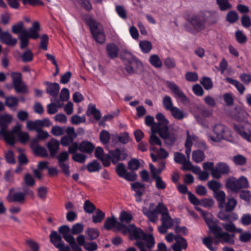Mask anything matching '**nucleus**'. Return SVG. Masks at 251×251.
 I'll return each instance as SVG.
<instances>
[{
	"instance_id": "1",
	"label": "nucleus",
	"mask_w": 251,
	"mask_h": 251,
	"mask_svg": "<svg viewBox=\"0 0 251 251\" xmlns=\"http://www.w3.org/2000/svg\"><path fill=\"white\" fill-rule=\"evenodd\" d=\"M40 30V24L38 22L32 23V26L28 30L24 28V23L19 22L13 25L11 27V31L14 34H18L20 47H27L29 43V39H37L40 37L39 32Z\"/></svg>"
},
{
	"instance_id": "2",
	"label": "nucleus",
	"mask_w": 251,
	"mask_h": 251,
	"mask_svg": "<svg viewBox=\"0 0 251 251\" xmlns=\"http://www.w3.org/2000/svg\"><path fill=\"white\" fill-rule=\"evenodd\" d=\"M120 58L127 75L139 74L143 72L144 65L142 62L132 53L124 50L120 53Z\"/></svg>"
},
{
	"instance_id": "3",
	"label": "nucleus",
	"mask_w": 251,
	"mask_h": 251,
	"mask_svg": "<svg viewBox=\"0 0 251 251\" xmlns=\"http://www.w3.org/2000/svg\"><path fill=\"white\" fill-rule=\"evenodd\" d=\"M127 233L129 234V239L131 240L138 241L144 240L148 249L153 248L155 244V240L152 234H146L141 228L137 227L134 224L126 225V228L123 230L122 234L124 235Z\"/></svg>"
},
{
	"instance_id": "4",
	"label": "nucleus",
	"mask_w": 251,
	"mask_h": 251,
	"mask_svg": "<svg viewBox=\"0 0 251 251\" xmlns=\"http://www.w3.org/2000/svg\"><path fill=\"white\" fill-rule=\"evenodd\" d=\"M234 236V234H230L227 232L224 231L222 228H221L214 241L211 237L207 236L202 239V243L210 251H216L218 248L216 246H213V243L215 245L220 243L223 244L227 243L229 245H233L234 243L233 239Z\"/></svg>"
},
{
	"instance_id": "5",
	"label": "nucleus",
	"mask_w": 251,
	"mask_h": 251,
	"mask_svg": "<svg viewBox=\"0 0 251 251\" xmlns=\"http://www.w3.org/2000/svg\"><path fill=\"white\" fill-rule=\"evenodd\" d=\"M155 118L158 121L157 124L154 126L156 129V132L168 144H173L176 140V136L175 134L169 132L168 120L161 113H158Z\"/></svg>"
},
{
	"instance_id": "6",
	"label": "nucleus",
	"mask_w": 251,
	"mask_h": 251,
	"mask_svg": "<svg viewBox=\"0 0 251 251\" xmlns=\"http://www.w3.org/2000/svg\"><path fill=\"white\" fill-rule=\"evenodd\" d=\"M217 21V15L209 11L201 12L198 15L193 16L190 20L191 24L198 30H203L206 25L214 24Z\"/></svg>"
},
{
	"instance_id": "7",
	"label": "nucleus",
	"mask_w": 251,
	"mask_h": 251,
	"mask_svg": "<svg viewBox=\"0 0 251 251\" xmlns=\"http://www.w3.org/2000/svg\"><path fill=\"white\" fill-rule=\"evenodd\" d=\"M85 21L89 26L95 40L100 45L103 44L105 41V36L102 25L90 17L86 18Z\"/></svg>"
},
{
	"instance_id": "8",
	"label": "nucleus",
	"mask_w": 251,
	"mask_h": 251,
	"mask_svg": "<svg viewBox=\"0 0 251 251\" xmlns=\"http://www.w3.org/2000/svg\"><path fill=\"white\" fill-rule=\"evenodd\" d=\"M225 187L233 193H239L241 190L249 187L248 179L244 176H241L238 179L234 176L227 178L226 180Z\"/></svg>"
},
{
	"instance_id": "9",
	"label": "nucleus",
	"mask_w": 251,
	"mask_h": 251,
	"mask_svg": "<svg viewBox=\"0 0 251 251\" xmlns=\"http://www.w3.org/2000/svg\"><path fill=\"white\" fill-rule=\"evenodd\" d=\"M166 240L169 243L175 240V243L172 246L173 251H182V249H186L188 247L186 240L179 235H174L173 233H168L166 236Z\"/></svg>"
},
{
	"instance_id": "10",
	"label": "nucleus",
	"mask_w": 251,
	"mask_h": 251,
	"mask_svg": "<svg viewBox=\"0 0 251 251\" xmlns=\"http://www.w3.org/2000/svg\"><path fill=\"white\" fill-rule=\"evenodd\" d=\"M12 83L17 93L26 94L28 93V88L22 82V75L20 73L13 72L11 74Z\"/></svg>"
},
{
	"instance_id": "11",
	"label": "nucleus",
	"mask_w": 251,
	"mask_h": 251,
	"mask_svg": "<svg viewBox=\"0 0 251 251\" xmlns=\"http://www.w3.org/2000/svg\"><path fill=\"white\" fill-rule=\"evenodd\" d=\"M228 128L221 124H215L213 127V131L214 135H208V138L214 142H219L224 138L225 133L227 131Z\"/></svg>"
},
{
	"instance_id": "12",
	"label": "nucleus",
	"mask_w": 251,
	"mask_h": 251,
	"mask_svg": "<svg viewBox=\"0 0 251 251\" xmlns=\"http://www.w3.org/2000/svg\"><path fill=\"white\" fill-rule=\"evenodd\" d=\"M50 241L59 251H71L68 245H65L62 237L56 231H52L50 235Z\"/></svg>"
},
{
	"instance_id": "13",
	"label": "nucleus",
	"mask_w": 251,
	"mask_h": 251,
	"mask_svg": "<svg viewBox=\"0 0 251 251\" xmlns=\"http://www.w3.org/2000/svg\"><path fill=\"white\" fill-rule=\"evenodd\" d=\"M234 128L235 130L240 135V136L251 142V125L248 123L242 124H234Z\"/></svg>"
},
{
	"instance_id": "14",
	"label": "nucleus",
	"mask_w": 251,
	"mask_h": 251,
	"mask_svg": "<svg viewBox=\"0 0 251 251\" xmlns=\"http://www.w3.org/2000/svg\"><path fill=\"white\" fill-rule=\"evenodd\" d=\"M58 164L61 169L62 173L67 176L70 175V166L66 161L69 159V153L66 151H61L56 157Z\"/></svg>"
},
{
	"instance_id": "15",
	"label": "nucleus",
	"mask_w": 251,
	"mask_h": 251,
	"mask_svg": "<svg viewBox=\"0 0 251 251\" xmlns=\"http://www.w3.org/2000/svg\"><path fill=\"white\" fill-rule=\"evenodd\" d=\"M103 227L107 230H110L115 228L118 231L122 233L124 228H126V225L117 221L114 216L111 217H108L105 220Z\"/></svg>"
},
{
	"instance_id": "16",
	"label": "nucleus",
	"mask_w": 251,
	"mask_h": 251,
	"mask_svg": "<svg viewBox=\"0 0 251 251\" xmlns=\"http://www.w3.org/2000/svg\"><path fill=\"white\" fill-rule=\"evenodd\" d=\"M166 84L168 88L174 95L175 98L179 99L182 102L188 101L187 96L175 83L168 81L166 82Z\"/></svg>"
},
{
	"instance_id": "17",
	"label": "nucleus",
	"mask_w": 251,
	"mask_h": 251,
	"mask_svg": "<svg viewBox=\"0 0 251 251\" xmlns=\"http://www.w3.org/2000/svg\"><path fill=\"white\" fill-rule=\"evenodd\" d=\"M230 172L229 166L224 162L218 163L212 173V176L213 178L219 179L221 177L222 175H227Z\"/></svg>"
},
{
	"instance_id": "18",
	"label": "nucleus",
	"mask_w": 251,
	"mask_h": 251,
	"mask_svg": "<svg viewBox=\"0 0 251 251\" xmlns=\"http://www.w3.org/2000/svg\"><path fill=\"white\" fill-rule=\"evenodd\" d=\"M65 132L67 135L61 138L60 143L62 146L67 147L74 142V139L77 137V134L75 132L74 127L72 126L67 127Z\"/></svg>"
},
{
	"instance_id": "19",
	"label": "nucleus",
	"mask_w": 251,
	"mask_h": 251,
	"mask_svg": "<svg viewBox=\"0 0 251 251\" xmlns=\"http://www.w3.org/2000/svg\"><path fill=\"white\" fill-rule=\"evenodd\" d=\"M131 189L135 192L134 197L136 201L140 202L142 201V197L146 191L145 184L139 182H134L131 185Z\"/></svg>"
},
{
	"instance_id": "20",
	"label": "nucleus",
	"mask_w": 251,
	"mask_h": 251,
	"mask_svg": "<svg viewBox=\"0 0 251 251\" xmlns=\"http://www.w3.org/2000/svg\"><path fill=\"white\" fill-rule=\"evenodd\" d=\"M109 153L111 157V162L113 164H116L120 160H125L127 156L124 150H121L118 148L109 151Z\"/></svg>"
},
{
	"instance_id": "21",
	"label": "nucleus",
	"mask_w": 251,
	"mask_h": 251,
	"mask_svg": "<svg viewBox=\"0 0 251 251\" xmlns=\"http://www.w3.org/2000/svg\"><path fill=\"white\" fill-rule=\"evenodd\" d=\"M13 189L9 191L7 200L9 202H16L23 204L25 201V194L22 192H17L13 193Z\"/></svg>"
},
{
	"instance_id": "22",
	"label": "nucleus",
	"mask_w": 251,
	"mask_h": 251,
	"mask_svg": "<svg viewBox=\"0 0 251 251\" xmlns=\"http://www.w3.org/2000/svg\"><path fill=\"white\" fill-rule=\"evenodd\" d=\"M221 220L227 223L233 222L238 219V215L232 211H226V210L220 211L217 215Z\"/></svg>"
},
{
	"instance_id": "23",
	"label": "nucleus",
	"mask_w": 251,
	"mask_h": 251,
	"mask_svg": "<svg viewBox=\"0 0 251 251\" xmlns=\"http://www.w3.org/2000/svg\"><path fill=\"white\" fill-rule=\"evenodd\" d=\"M30 147L36 154L42 157H47L48 152L47 150L38 145L37 139H33L30 143Z\"/></svg>"
},
{
	"instance_id": "24",
	"label": "nucleus",
	"mask_w": 251,
	"mask_h": 251,
	"mask_svg": "<svg viewBox=\"0 0 251 251\" xmlns=\"http://www.w3.org/2000/svg\"><path fill=\"white\" fill-rule=\"evenodd\" d=\"M204 218L210 232L213 234L215 239L222 227L215 224L211 217L204 215Z\"/></svg>"
},
{
	"instance_id": "25",
	"label": "nucleus",
	"mask_w": 251,
	"mask_h": 251,
	"mask_svg": "<svg viewBox=\"0 0 251 251\" xmlns=\"http://www.w3.org/2000/svg\"><path fill=\"white\" fill-rule=\"evenodd\" d=\"M0 41L9 46H15L17 44V39L13 37L8 31H4L0 37Z\"/></svg>"
},
{
	"instance_id": "26",
	"label": "nucleus",
	"mask_w": 251,
	"mask_h": 251,
	"mask_svg": "<svg viewBox=\"0 0 251 251\" xmlns=\"http://www.w3.org/2000/svg\"><path fill=\"white\" fill-rule=\"evenodd\" d=\"M45 84L47 85L46 92L48 94L53 97H55L58 95L60 86L57 83L46 81Z\"/></svg>"
},
{
	"instance_id": "27",
	"label": "nucleus",
	"mask_w": 251,
	"mask_h": 251,
	"mask_svg": "<svg viewBox=\"0 0 251 251\" xmlns=\"http://www.w3.org/2000/svg\"><path fill=\"white\" fill-rule=\"evenodd\" d=\"M59 142L53 138H51L47 144V147L52 157L57 153L59 149Z\"/></svg>"
},
{
	"instance_id": "28",
	"label": "nucleus",
	"mask_w": 251,
	"mask_h": 251,
	"mask_svg": "<svg viewBox=\"0 0 251 251\" xmlns=\"http://www.w3.org/2000/svg\"><path fill=\"white\" fill-rule=\"evenodd\" d=\"M6 129H0V135L3 137L5 141L8 144L13 146L15 143L14 135L10 131H7Z\"/></svg>"
},
{
	"instance_id": "29",
	"label": "nucleus",
	"mask_w": 251,
	"mask_h": 251,
	"mask_svg": "<svg viewBox=\"0 0 251 251\" xmlns=\"http://www.w3.org/2000/svg\"><path fill=\"white\" fill-rule=\"evenodd\" d=\"M95 148L94 145L90 142L83 141L79 143V151L82 152L91 153Z\"/></svg>"
},
{
	"instance_id": "30",
	"label": "nucleus",
	"mask_w": 251,
	"mask_h": 251,
	"mask_svg": "<svg viewBox=\"0 0 251 251\" xmlns=\"http://www.w3.org/2000/svg\"><path fill=\"white\" fill-rule=\"evenodd\" d=\"M213 196L219 202V207L223 208L225 204L226 195L223 190H219L213 193Z\"/></svg>"
},
{
	"instance_id": "31",
	"label": "nucleus",
	"mask_w": 251,
	"mask_h": 251,
	"mask_svg": "<svg viewBox=\"0 0 251 251\" xmlns=\"http://www.w3.org/2000/svg\"><path fill=\"white\" fill-rule=\"evenodd\" d=\"M226 82L234 85L241 95H243L244 94L246 88L245 86L239 81L228 77L226 78Z\"/></svg>"
},
{
	"instance_id": "32",
	"label": "nucleus",
	"mask_w": 251,
	"mask_h": 251,
	"mask_svg": "<svg viewBox=\"0 0 251 251\" xmlns=\"http://www.w3.org/2000/svg\"><path fill=\"white\" fill-rule=\"evenodd\" d=\"M87 115L88 116H90V115H93L94 118L96 121H99L101 117L100 111L96 108L95 105H89L87 111Z\"/></svg>"
},
{
	"instance_id": "33",
	"label": "nucleus",
	"mask_w": 251,
	"mask_h": 251,
	"mask_svg": "<svg viewBox=\"0 0 251 251\" xmlns=\"http://www.w3.org/2000/svg\"><path fill=\"white\" fill-rule=\"evenodd\" d=\"M221 225L226 230V232L240 233L242 231L241 229L236 227L235 224L233 222L221 223Z\"/></svg>"
},
{
	"instance_id": "34",
	"label": "nucleus",
	"mask_w": 251,
	"mask_h": 251,
	"mask_svg": "<svg viewBox=\"0 0 251 251\" xmlns=\"http://www.w3.org/2000/svg\"><path fill=\"white\" fill-rule=\"evenodd\" d=\"M143 213L148 217L150 222L153 223L157 222L158 219V215L154 210H150L146 209L143 210Z\"/></svg>"
},
{
	"instance_id": "35",
	"label": "nucleus",
	"mask_w": 251,
	"mask_h": 251,
	"mask_svg": "<svg viewBox=\"0 0 251 251\" xmlns=\"http://www.w3.org/2000/svg\"><path fill=\"white\" fill-rule=\"evenodd\" d=\"M133 217L132 214L127 211H122L120 215L119 220L120 223H122L124 224L126 223V224H128L130 223L131 221L133 220Z\"/></svg>"
},
{
	"instance_id": "36",
	"label": "nucleus",
	"mask_w": 251,
	"mask_h": 251,
	"mask_svg": "<svg viewBox=\"0 0 251 251\" xmlns=\"http://www.w3.org/2000/svg\"><path fill=\"white\" fill-rule=\"evenodd\" d=\"M5 100V104L9 108H12L18 105L19 100L15 96L6 97Z\"/></svg>"
},
{
	"instance_id": "37",
	"label": "nucleus",
	"mask_w": 251,
	"mask_h": 251,
	"mask_svg": "<svg viewBox=\"0 0 251 251\" xmlns=\"http://www.w3.org/2000/svg\"><path fill=\"white\" fill-rule=\"evenodd\" d=\"M85 233L88 239L91 241L96 239L100 235L99 230L95 228H88Z\"/></svg>"
},
{
	"instance_id": "38",
	"label": "nucleus",
	"mask_w": 251,
	"mask_h": 251,
	"mask_svg": "<svg viewBox=\"0 0 251 251\" xmlns=\"http://www.w3.org/2000/svg\"><path fill=\"white\" fill-rule=\"evenodd\" d=\"M205 155L203 151L201 150L194 151L192 152V159L196 163H200L204 160Z\"/></svg>"
},
{
	"instance_id": "39",
	"label": "nucleus",
	"mask_w": 251,
	"mask_h": 251,
	"mask_svg": "<svg viewBox=\"0 0 251 251\" xmlns=\"http://www.w3.org/2000/svg\"><path fill=\"white\" fill-rule=\"evenodd\" d=\"M149 61L151 64L156 68H161L162 66L161 60L156 54L151 55L149 58Z\"/></svg>"
},
{
	"instance_id": "40",
	"label": "nucleus",
	"mask_w": 251,
	"mask_h": 251,
	"mask_svg": "<svg viewBox=\"0 0 251 251\" xmlns=\"http://www.w3.org/2000/svg\"><path fill=\"white\" fill-rule=\"evenodd\" d=\"M104 217L105 213L100 209H98L95 214L92 216V222L95 224L100 223Z\"/></svg>"
},
{
	"instance_id": "41",
	"label": "nucleus",
	"mask_w": 251,
	"mask_h": 251,
	"mask_svg": "<svg viewBox=\"0 0 251 251\" xmlns=\"http://www.w3.org/2000/svg\"><path fill=\"white\" fill-rule=\"evenodd\" d=\"M88 171L90 173L99 171L100 168V163L96 160H94L88 163L86 166Z\"/></svg>"
},
{
	"instance_id": "42",
	"label": "nucleus",
	"mask_w": 251,
	"mask_h": 251,
	"mask_svg": "<svg viewBox=\"0 0 251 251\" xmlns=\"http://www.w3.org/2000/svg\"><path fill=\"white\" fill-rule=\"evenodd\" d=\"M11 117L8 114H4L0 116V129H7V125L11 122Z\"/></svg>"
},
{
	"instance_id": "43",
	"label": "nucleus",
	"mask_w": 251,
	"mask_h": 251,
	"mask_svg": "<svg viewBox=\"0 0 251 251\" xmlns=\"http://www.w3.org/2000/svg\"><path fill=\"white\" fill-rule=\"evenodd\" d=\"M200 83L206 90L211 89L213 86V84L211 80V79L207 76L202 77L201 80H200Z\"/></svg>"
},
{
	"instance_id": "44",
	"label": "nucleus",
	"mask_w": 251,
	"mask_h": 251,
	"mask_svg": "<svg viewBox=\"0 0 251 251\" xmlns=\"http://www.w3.org/2000/svg\"><path fill=\"white\" fill-rule=\"evenodd\" d=\"M207 186L214 193L220 190V189L222 187V184L219 181L212 179L208 182Z\"/></svg>"
},
{
	"instance_id": "45",
	"label": "nucleus",
	"mask_w": 251,
	"mask_h": 251,
	"mask_svg": "<svg viewBox=\"0 0 251 251\" xmlns=\"http://www.w3.org/2000/svg\"><path fill=\"white\" fill-rule=\"evenodd\" d=\"M124 50H120L119 48H106V52L108 56L112 59L118 56L120 57V53Z\"/></svg>"
},
{
	"instance_id": "46",
	"label": "nucleus",
	"mask_w": 251,
	"mask_h": 251,
	"mask_svg": "<svg viewBox=\"0 0 251 251\" xmlns=\"http://www.w3.org/2000/svg\"><path fill=\"white\" fill-rule=\"evenodd\" d=\"M232 161L237 166H243L247 163V158L244 155L237 154L233 156Z\"/></svg>"
},
{
	"instance_id": "47",
	"label": "nucleus",
	"mask_w": 251,
	"mask_h": 251,
	"mask_svg": "<svg viewBox=\"0 0 251 251\" xmlns=\"http://www.w3.org/2000/svg\"><path fill=\"white\" fill-rule=\"evenodd\" d=\"M162 103L164 107L167 111H170L174 107L171 98L168 95L164 97Z\"/></svg>"
},
{
	"instance_id": "48",
	"label": "nucleus",
	"mask_w": 251,
	"mask_h": 251,
	"mask_svg": "<svg viewBox=\"0 0 251 251\" xmlns=\"http://www.w3.org/2000/svg\"><path fill=\"white\" fill-rule=\"evenodd\" d=\"M169 111L171 112L173 117L177 120H182L184 117L183 112L177 107H174Z\"/></svg>"
},
{
	"instance_id": "49",
	"label": "nucleus",
	"mask_w": 251,
	"mask_h": 251,
	"mask_svg": "<svg viewBox=\"0 0 251 251\" xmlns=\"http://www.w3.org/2000/svg\"><path fill=\"white\" fill-rule=\"evenodd\" d=\"M110 139V135L109 132L105 130H102L100 134V140L103 145L108 144Z\"/></svg>"
},
{
	"instance_id": "50",
	"label": "nucleus",
	"mask_w": 251,
	"mask_h": 251,
	"mask_svg": "<svg viewBox=\"0 0 251 251\" xmlns=\"http://www.w3.org/2000/svg\"><path fill=\"white\" fill-rule=\"evenodd\" d=\"M162 224L171 228L174 225V220L170 217L169 213L162 216L161 218Z\"/></svg>"
},
{
	"instance_id": "51",
	"label": "nucleus",
	"mask_w": 251,
	"mask_h": 251,
	"mask_svg": "<svg viewBox=\"0 0 251 251\" xmlns=\"http://www.w3.org/2000/svg\"><path fill=\"white\" fill-rule=\"evenodd\" d=\"M221 11H226L232 8V5L226 0H216Z\"/></svg>"
},
{
	"instance_id": "52",
	"label": "nucleus",
	"mask_w": 251,
	"mask_h": 251,
	"mask_svg": "<svg viewBox=\"0 0 251 251\" xmlns=\"http://www.w3.org/2000/svg\"><path fill=\"white\" fill-rule=\"evenodd\" d=\"M237 201L234 198L228 199L227 202L225 203V210L226 211H232L237 205Z\"/></svg>"
},
{
	"instance_id": "53",
	"label": "nucleus",
	"mask_w": 251,
	"mask_h": 251,
	"mask_svg": "<svg viewBox=\"0 0 251 251\" xmlns=\"http://www.w3.org/2000/svg\"><path fill=\"white\" fill-rule=\"evenodd\" d=\"M84 210L87 213H92L96 209L95 205L89 200L85 201L83 205Z\"/></svg>"
},
{
	"instance_id": "54",
	"label": "nucleus",
	"mask_w": 251,
	"mask_h": 251,
	"mask_svg": "<svg viewBox=\"0 0 251 251\" xmlns=\"http://www.w3.org/2000/svg\"><path fill=\"white\" fill-rule=\"evenodd\" d=\"M155 182V187L157 190H164L167 187L166 183L163 180L161 176L153 179Z\"/></svg>"
},
{
	"instance_id": "55",
	"label": "nucleus",
	"mask_w": 251,
	"mask_h": 251,
	"mask_svg": "<svg viewBox=\"0 0 251 251\" xmlns=\"http://www.w3.org/2000/svg\"><path fill=\"white\" fill-rule=\"evenodd\" d=\"M239 16L235 11H229L226 15V20L230 23H234L238 20Z\"/></svg>"
},
{
	"instance_id": "56",
	"label": "nucleus",
	"mask_w": 251,
	"mask_h": 251,
	"mask_svg": "<svg viewBox=\"0 0 251 251\" xmlns=\"http://www.w3.org/2000/svg\"><path fill=\"white\" fill-rule=\"evenodd\" d=\"M154 210L158 214H161L162 216L169 213L167 208L162 202H159Z\"/></svg>"
},
{
	"instance_id": "57",
	"label": "nucleus",
	"mask_w": 251,
	"mask_h": 251,
	"mask_svg": "<svg viewBox=\"0 0 251 251\" xmlns=\"http://www.w3.org/2000/svg\"><path fill=\"white\" fill-rule=\"evenodd\" d=\"M71 121L73 125H77L80 123H85L86 122V117L85 116L80 117L77 115H75L71 117Z\"/></svg>"
},
{
	"instance_id": "58",
	"label": "nucleus",
	"mask_w": 251,
	"mask_h": 251,
	"mask_svg": "<svg viewBox=\"0 0 251 251\" xmlns=\"http://www.w3.org/2000/svg\"><path fill=\"white\" fill-rule=\"evenodd\" d=\"M214 204V201L212 198H204L201 200L199 205L206 208H210L212 207Z\"/></svg>"
},
{
	"instance_id": "59",
	"label": "nucleus",
	"mask_w": 251,
	"mask_h": 251,
	"mask_svg": "<svg viewBox=\"0 0 251 251\" xmlns=\"http://www.w3.org/2000/svg\"><path fill=\"white\" fill-rule=\"evenodd\" d=\"M128 167L129 169L132 171H136L140 167V162L137 159H131L128 163Z\"/></svg>"
},
{
	"instance_id": "60",
	"label": "nucleus",
	"mask_w": 251,
	"mask_h": 251,
	"mask_svg": "<svg viewBox=\"0 0 251 251\" xmlns=\"http://www.w3.org/2000/svg\"><path fill=\"white\" fill-rule=\"evenodd\" d=\"M84 229L83 225L80 223H76L72 227V233L74 234L81 233Z\"/></svg>"
},
{
	"instance_id": "61",
	"label": "nucleus",
	"mask_w": 251,
	"mask_h": 251,
	"mask_svg": "<svg viewBox=\"0 0 251 251\" xmlns=\"http://www.w3.org/2000/svg\"><path fill=\"white\" fill-rule=\"evenodd\" d=\"M116 172L119 176L121 177L124 176L127 172L124 164L123 163L118 164L116 166Z\"/></svg>"
},
{
	"instance_id": "62",
	"label": "nucleus",
	"mask_w": 251,
	"mask_h": 251,
	"mask_svg": "<svg viewBox=\"0 0 251 251\" xmlns=\"http://www.w3.org/2000/svg\"><path fill=\"white\" fill-rule=\"evenodd\" d=\"M87 158V156L80 153H77L75 154L72 156V159L75 162L80 163H83L85 162Z\"/></svg>"
},
{
	"instance_id": "63",
	"label": "nucleus",
	"mask_w": 251,
	"mask_h": 251,
	"mask_svg": "<svg viewBox=\"0 0 251 251\" xmlns=\"http://www.w3.org/2000/svg\"><path fill=\"white\" fill-rule=\"evenodd\" d=\"M186 159V157L181 153L176 152L174 153V160L177 163L182 164Z\"/></svg>"
},
{
	"instance_id": "64",
	"label": "nucleus",
	"mask_w": 251,
	"mask_h": 251,
	"mask_svg": "<svg viewBox=\"0 0 251 251\" xmlns=\"http://www.w3.org/2000/svg\"><path fill=\"white\" fill-rule=\"evenodd\" d=\"M185 78L189 82H195L198 80L199 77L197 73L188 72L185 74Z\"/></svg>"
}]
</instances>
